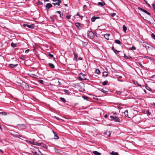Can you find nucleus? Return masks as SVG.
Returning a JSON list of instances; mask_svg holds the SVG:
<instances>
[{"label": "nucleus", "mask_w": 155, "mask_h": 155, "mask_svg": "<svg viewBox=\"0 0 155 155\" xmlns=\"http://www.w3.org/2000/svg\"><path fill=\"white\" fill-rule=\"evenodd\" d=\"M86 76L85 74L81 73L79 74L78 78L79 80L82 81L83 80H86L87 79L86 78Z\"/></svg>", "instance_id": "nucleus-1"}, {"label": "nucleus", "mask_w": 155, "mask_h": 155, "mask_svg": "<svg viewBox=\"0 0 155 155\" xmlns=\"http://www.w3.org/2000/svg\"><path fill=\"white\" fill-rule=\"evenodd\" d=\"M110 118L114 121L117 122H121L120 119L117 117L115 116H110Z\"/></svg>", "instance_id": "nucleus-2"}, {"label": "nucleus", "mask_w": 155, "mask_h": 155, "mask_svg": "<svg viewBox=\"0 0 155 155\" xmlns=\"http://www.w3.org/2000/svg\"><path fill=\"white\" fill-rule=\"evenodd\" d=\"M31 152L34 154H38V152H40L38 149L36 147H35L33 149Z\"/></svg>", "instance_id": "nucleus-3"}, {"label": "nucleus", "mask_w": 155, "mask_h": 155, "mask_svg": "<svg viewBox=\"0 0 155 155\" xmlns=\"http://www.w3.org/2000/svg\"><path fill=\"white\" fill-rule=\"evenodd\" d=\"M11 134L14 137L18 138H19L21 137V136H20L18 133L15 131L11 133Z\"/></svg>", "instance_id": "nucleus-4"}, {"label": "nucleus", "mask_w": 155, "mask_h": 155, "mask_svg": "<svg viewBox=\"0 0 155 155\" xmlns=\"http://www.w3.org/2000/svg\"><path fill=\"white\" fill-rule=\"evenodd\" d=\"M88 35L91 38H93L94 37V34L92 31H89L88 34Z\"/></svg>", "instance_id": "nucleus-5"}, {"label": "nucleus", "mask_w": 155, "mask_h": 155, "mask_svg": "<svg viewBox=\"0 0 155 155\" xmlns=\"http://www.w3.org/2000/svg\"><path fill=\"white\" fill-rule=\"evenodd\" d=\"M23 26L24 27H28L29 28H31V29L33 28L35 26L34 24H31L30 25H28L25 24H24L23 25Z\"/></svg>", "instance_id": "nucleus-6"}, {"label": "nucleus", "mask_w": 155, "mask_h": 155, "mask_svg": "<svg viewBox=\"0 0 155 155\" xmlns=\"http://www.w3.org/2000/svg\"><path fill=\"white\" fill-rule=\"evenodd\" d=\"M138 9L139 10L145 13H146V14H147L148 15H150V13H149L148 12H147V11H146V10H145V9H144L143 8H142L140 7H138Z\"/></svg>", "instance_id": "nucleus-7"}, {"label": "nucleus", "mask_w": 155, "mask_h": 155, "mask_svg": "<svg viewBox=\"0 0 155 155\" xmlns=\"http://www.w3.org/2000/svg\"><path fill=\"white\" fill-rule=\"evenodd\" d=\"M61 3V0H58L57 2L53 3L52 4L54 6L57 5L58 6H60V4Z\"/></svg>", "instance_id": "nucleus-8"}, {"label": "nucleus", "mask_w": 155, "mask_h": 155, "mask_svg": "<svg viewBox=\"0 0 155 155\" xmlns=\"http://www.w3.org/2000/svg\"><path fill=\"white\" fill-rule=\"evenodd\" d=\"M52 6V5L50 3H47L46 5V7L48 9L47 11H48V9L51 7Z\"/></svg>", "instance_id": "nucleus-9"}, {"label": "nucleus", "mask_w": 155, "mask_h": 155, "mask_svg": "<svg viewBox=\"0 0 155 155\" xmlns=\"http://www.w3.org/2000/svg\"><path fill=\"white\" fill-rule=\"evenodd\" d=\"M110 35L109 34H106L104 35V36L106 39L108 40L109 39V37Z\"/></svg>", "instance_id": "nucleus-10"}, {"label": "nucleus", "mask_w": 155, "mask_h": 155, "mask_svg": "<svg viewBox=\"0 0 155 155\" xmlns=\"http://www.w3.org/2000/svg\"><path fill=\"white\" fill-rule=\"evenodd\" d=\"M143 46L146 49H147L148 48H150L149 46V45L146 43H143Z\"/></svg>", "instance_id": "nucleus-11"}, {"label": "nucleus", "mask_w": 155, "mask_h": 155, "mask_svg": "<svg viewBox=\"0 0 155 155\" xmlns=\"http://www.w3.org/2000/svg\"><path fill=\"white\" fill-rule=\"evenodd\" d=\"M18 65V64H9V66L11 68H14L15 67H17Z\"/></svg>", "instance_id": "nucleus-12"}, {"label": "nucleus", "mask_w": 155, "mask_h": 155, "mask_svg": "<svg viewBox=\"0 0 155 155\" xmlns=\"http://www.w3.org/2000/svg\"><path fill=\"white\" fill-rule=\"evenodd\" d=\"M93 153H94L95 155H101V154L100 153L97 151H93Z\"/></svg>", "instance_id": "nucleus-13"}, {"label": "nucleus", "mask_w": 155, "mask_h": 155, "mask_svg": "<svg viewBox=\"0 0 155 155\" xmlns=\"http://www.w3.org/2000/svg\"><path fill=\"white\" fill-rule=\"evenodd\" d=\"M80 25H81V24L78 22H77L75 24V26L78 28H80Z\"/></svg>", "instance_id": "nucleus-14"}, {"label": "nucleus", "mask_w": 155, "mask_h": 155, "mask_svg": "<svg viewBox=\"0 0 155 155\" xmlns=\"http://www.w3.org/2000/svg\"><path fill=\"white\" fill-rule=\"evenodd\" d=\"M145 87L147 90L150 91H151V89L150 87H148L147 84H145Z\"/></svg>", "instance_id": "nucleus-15"}, {"label": "nucleus", "mask_w": 155, "mask_h": 155, "mask_svg": "<svg viewBox=\"0 0 155 155\" xmlns=\"http://www.w3.org/2000/svg\"><path fill=\"white\" fill-rule=\"evenodd\" d=\"M48 64L52 68H54L55 67L54 65L53 64L49 63Z\"/></svg>", "instance_id": "nucleus-16"}, {"label": "nucleus", "mask_w": 155, "mask_h": 155, "mask_svg": "<svg viewBox=\"0 0 155 155\" xmlns=\"http://www.w3.org/2000/svg\"><path fill=\"white\" fill-rule=\"evenodd\" d=\"M110 154L112 155H118V153L117 152H115L114 151H112L110 153Z\"/></svg>", "instance_id": "nucleus-17"}, {"label": "nucleus", "mask_w": 155, "mask_h": 155, "mask_svg": "<svg viewBox=\"0 0 155 155\" xmlns=\"http://www.w3.org/2000/svg\"><path fill=\"white\" fill-rule=\"evenodd\" d=\"M98 4L99 5L103 6L105 5V3L104 2H99Z\"/></svg>", "instance_id": "nucleus-18"}, {"label": "nucleus", "mask_w": 155, "mask_h": 155, "mask_svg": "<svg viewBox=\"0 0 155 155\" xmlns=\"http://www.w3.org/2000/svg\"><path fill=\"white\" fill-rule=\"evenodd\" d=\"M73 53L74 54V58L75 59H77L78 57V54L75 53V52L74 51H73Z\"/></svg>", "instance_id": "nucleus-19"}, {"label": "nucleus", "mask_w": 155, "mask_h": 155, "mask_svg": "<svg viewBox=\"0 0 155 155\" xmlns=\"http://www.w3.org/2000/svg\"><path fill=\"white\" fill-rule=\"evenodd\" d=\"M123 31L125 32H126V30H127V27L124 25L123 26Z\"/></svg>", "instance_id": "nucleus-20"}, {"label": "nucleus", "mask_w": 155, "mask_h": 155, "mask_svg": "<svg viewBox=\"0 0 155 155\" xmlns=\"http://www.w3.org/2000/svg\"><path fill=\"white\" fill-rule=\"evenodd\" d=\"M54 136H55V138H54L56 139H58L59 138V137L57 135V134L55 133V132H54Z\"/></svg>", "instance_id": "nucleus-21"}, {"label": "nucleus", "mask_w": 155, "mask_h": 155, "mask_svg": "<svg viewBox=\"0 0 155 155\" xmlns=\"http://www.w3.org/2000/svg\"><path fill=\"white\" fill-rule=\"evenodd\" d=\"M124 114L126 117H128V111L127 110H126L124 111Z\"/></svg>", "instance_id": "nucleus-22"}, {"label": "nucleus", "mask_w": 155, "mask_h": 155, "mask_svg": "<svg viewBox=\"0 0 155 155\" xmlns=\"http://www.w3.org/2000/svg\"><path fill=\"white\" fill-rule=\"evenodd\" d=\"M115 42L117 44H120H120L121 43L120 41L118 40H116L115 41Z\"/></svg>", "instance_id": "nucleus-23"}, {"label": "nucleus", "mask_w": 155, "mask_h": 155, "mask_svg": "<svg viewBox=\"0 0 155 155\" xmlns=\"http://www.w3.org/2000/svg\"><path fill=\"white\" fill-rule=\"evenodd\" d=\"M96 17L93 16L91 19V20L92 22H94L96 20Z\"/></svg>", "instance_id": "nucleus-24"}, {"label": "nucleus", "mask_w": 155, "mask_h": 155, "mask_svg": "<svg viewBox=\"0 0 155 155\" xmlns=\"http://www.w3.org/2000/svg\"><path fill=\"white\" fill-rule=\"evenodd\" d=\"M11 46L12 47L14 48L16 46V44L14 43H12L11 44Z\"/></svg>", "instance_id": "nucleus-25"}, {"label": "nucleus", "mask_w": 155, "mask_h": 155, "mask_svg": "<svg viewBox=\"0 0 155 155\" xmlns=\"http://www.w3.org/2000/svg\"><path fill=\"white\" fill-rule=\"evenodd\" d=\"M108 81H105L102 83V84L103 85H106L108 83Z\"/></svg>", "instance_id": "nucleus-26"}, {"label": "nucleus", "mask_w": 155, "mask_h": 155, "mask_svg": "<svg viewBox=\"0 0 155 155\" xmlns=\"http://www.w3.org/2000/svg\"><path fill=\"white\" fill-rule=\"evenodd\" d=\"M108 73H107L106 71L104 72L103 73V75L104 76H107L108 75Z\"/></svg>", "instance_id": "nucleus-27"}, {"label": "nucleus", "mask_w": 155, "mask_h": 155, "mask_svg": "<svg viewBox=\"0 0 155 155\" xmlns=\"http://www.w3.org/2000/svg\"><path fill=\"white\" fill-rule=\"evenodd\" d=\"M124 57L127 59H130V58H131V57L130 56L128 57L127 56H126L125 54H124Z\"/></svg>", "instance_id": "nucleus-28"}, {"label": "nucleus", "mask_w": 155, "mask_h": 155, "mask_svg": "<svg viewBox=\"0 0 155 155\" xmlns=\"http://www.w3.org/2000/svg\"><path fill=\"white\" fill-rule=\"evenodd\" d=\"M95 72L97 74H99L100 72V70L98 69H97L96 70Z\"/></svg>", "instance_id": "nucleus-29"}, {"label": "nucleus", "mask_w": 155, "mask_h": 155, "mask_svg": "<svg viewBox=\"0 0 155 155\" xmlns=\"http://www.w3.org/2000/svg\"><path fill=\"white\" fill-rule=\"evenodd\" d=\"M60 99H61V101H62L64 103L65 102L66 100H65V99L64 98H62V97H61L60 98Z\"/></svg>", "instance_id": "nucleus-30"}, {"label": "nucleus", "mask_w": 155, "mask_h": 155, "mask_svg": "<svg viewBox=\"0 0 155 155\" xmlns=\"http://www.w3.org/2000/svg\"><path fill=\"white\" fill-rule=\"evenodd\" d=\"M134 84L135 85H137V86H139L140 87H142L141 85L140 84L138 83L137 82H136V83H135Z\"/></svg>", "instance_id": "nucleus-31"}, {"label": "nucleus", "mask_w": 155, "mask_h": 155, "mask_svg": "<svg viewBox=\"0 0 155 155\" xmlns=\"http://www.w3.org/2000/svg\"><path fill=\"white\" fill-rule=\"evenodd\" d=\"M20 59L23 60H25V57L23 56V55H21V56L20 57Z\"/></svg>", "instance_id": "nucleus-32"}, {"label": "nucleus", "mask_w": 155, "mask_h": 155, "mask_svg": "<svg viewBox=\"0 0 155 155\" xmlns=\"http://www.w3.org/2000/svg\"><path fill=\"white\" fill-rule=\"evenodd\" d=\"M39 82L42 84H44V81L43 80H39Z\"/></svg>", "instance_id": "nucleus-33"}, {"label": "nucleus", "mask_w": 155, "mask_h": 155, "mask_svg": "<svg viewBox=\"0 0 155 155\" xmlns=\"http://www.w3.org/2000/svg\"><path fill=\"white\" fill-rule=\"evenodd\" d=\"M48 56L51 58H53V55L49 53Z\"/></svg>", "instance_id": "nucleus-34"}, {"label": "nucleus", "mask_w": 155, "mask_h": 155, "mask_svg": "<svg viewBox=\"0 0 155 155\" xmlns=\"http://www.w3.org/2000/svg\"><path fill=\"white\" fill-rule=\"evenodd\" d=\"M151 36L155 40V35H154V34L153 33L152 34Z\"/></svg>", "instance_id": "nucleus-35"}, {"label": "nucleus", "mask_w": 155, "mask_h": 155, "mask_svg": "<svg viewBox=\"0 0 155 155\" xmlns=\"http://www.w3.org/2000/svg\"><path fill=\"white\" fill-rule=\"evenodd\" d=\"M64 91L65 93H67V94H70V92L69 91L67 90H65Z\"/></svg>", "instance_id": "nucleus-36"}, {"label": "nucleus", "mask_w": 155, "mask_h": 155, "mask_svg": "<svg viewBox=\"0 0 155 155\" xmlns=\"http://www.w3.org/2000/svg\"><path fill=\"white\" fill-rule=\"evenodd\" d=\"M116 93L118 94H120L121 93V92L119 91H116Z\"/></svg>", "instance_id": "nucleus-37"}, {"label": "nucleus", "mask_w": 155, "mask_h": 155, "mask_svg": "<svg viewBox=\"0 0 155 155\" xmlns=\"http://www.w3.org/2000/svg\"><path fill=\"white\" fill-rule=\"evenodd\" d=\"M38 5H42L43 3L40 1H38Z\"/></svg>", "instance_id": "nucleus-38"}, {"label": "nucleus", "mask_w": 155, "mask_h": 155, "mask_svg": "<svg viewBox=\"0 0 155 155\" xmlns=\"http://www.w3.org/2000/svg\"><path fill=\"white\" fill-rule=\"evenodd\" d=\"M0 114L4 115H6L7 114V113L5 112H2L0 113Z\"/></svg>", "instance_id": "nucleus-39"}, {"label": "nucleus", "mask_w": 155, "mask_h": 155, "mask_svg": "<svg viewBox=\"0 0 155 155\" xmlns=\"http://www.w3.org/2000/svg\"><path fill=\"white\" fill-rule=\"evenodd\" d=\"M136 49V48H135L134 47V46H132L131 48H130V49L131 50H135Z\"/></svg>", "instance_id": "nucleus-40"}, {"label": "nucleus", "mask_w": 155, "mask_h": 155, "mask_svg": "<svg viewBox=\"0 0 155 155\" xmlns=\"http://www.w3.org/2000/svg\"><path fill=\"white\" fill-rule=\"evenodd\" d=\"M154 10H155V4H152V5Z\"/></svg>", "instance_id": "nucleus-41"}, {"label": "nucleus", "mask_w": 155, "mask_h": 155, "mask_svg": "<svg viewBox=\"0 0 155 155\" xmlns=\"http://www.w3.org/2000/svg\"><path fill=\"white\" fill-rule=\"evenodd\" d=\"M77 15H78L81 18H82L83 17V16L80 15L78 13L77 14Z\"/></svg>", "instance_id": "nucleus-42"}, {"label": "nucleus", "mask_w": 155, "mask_h": 155, "mask_svg": "<svg viewBox=\"0 0 155 155\" xmlns=\"http://www.w3.org/2000/svg\"><path fill=\"white\" fill-rule=\"evenodd\" d=\"M66 17L68 19H70L71 18V16L70 15H68V16H67Z\"/></svg>", "instance_id": "nucleus-43"}, {"label": "nucleus", "mask_w": 155, "mask_h": 155, "mask_svg": "<svg viewBox=\"0 0 155 155\" xmlns=\"http://www.w3.org/2000/svg\"><path fill=\"white\" fill-rule=\"evenodd\" d=\"M114 51V53H115V54H117V52H118L119 51H118L117 50H115Z\"/></svg>", "instance_id": "nucleus-44"}, {"label": "nucleus", "mask_w": 155, "mask_h": 155, "mask_svg": "<svg viewBox=\"0 0 155 155\" xmlns=\"http://www.w3.org/2000/svg\"><path fill=\"white\" fill-rule=\"evenodd\" d=\"M29 49H27L25 51V53H28L29 52Z\"/></svg>", "instance_id": "nucleus-45"}, {"label": "nucleus", "mask_w": 155, "mask_h": 155, "mask_svg": "<svg viewBox=\"0 0 155 155\" xmlns=\"http://www.w3.org/2000/svg\"><path fill=\"white\" fill-rule=\"evenodd\" d=\"M101 91H102L104 93H105L107 91L104 90V89H102V90H101Z\"/></svg>", "instance_id": "nucleus-46"}, {"label": "nucleus", "mask_w": 155, "mask_h": 155, "mask_svg": "<svg viewBox=\"0 0 155 155\" xmlns=\"http://www.w3.org/2000/svg\"><path fill=\"white\" fill-rule=\"evenodd\" d=\"M23 84L24 85H25V86H28V84H27L25 82L24 83V84Z\"/></svg>", "instance_id": "nucleus-47"}, {"label": "nucleus", "mask_w": 155, "mask_h": 155, "mask_svg": "<svg viewBox=\"0 0 155 155\" xmlns=\"http://www.w3.org/2000/svg\"><path fill=\"white\" fill-rule=\"evenodd\" d=\"M86 7H87L86 5H84V6H83V8H84L83 10H84V9H85Z\"/></svg>", "instance_id": "nucleus-48"}, {"label": "nucleus", "mask_w": 155, "mask_h": 155, "mask_svg": "<svg viewBox=\"0 0 155 155\" xmlns=\"http://www.w3.org/2000/svg\"><path fill=\"white\" fill-rule=\"evenodd\" d=\"M108 137H110V131L108 132Z\"/></svg>", "instance_id": "nucleus-49"}, {"label": "nucleus", "mask_w": 155, "mask_h": 155, "mask_svg": "<svg viewBox=\"0 0 155 155\" xmlns=\"http://www.w3.org/2000/svg\"><path fill=\"white\" fill-rule=\"evenodd\" d=\"M115 15H116V13H112V14L111 15H112V16L113 17V16H115Z\"/></svg>", "instance_id": "nucleus-50"}, {"label": "nucleus", "mask_w": 155, "mask_h": 155, "mask_svg": "<svg viewBox=\"0 0 155 155\" xmlns=\"http://www.w3.org/2000/svg\"><path fill=\"white\" fill-rule=\"evenodd\" d=\"M104 117L106 118H107V114H105L104 115Z\"/></svg>", "instance_id": "nucleus-51"}, {"label": "nucleus", "mask_w": 155, "mask_h": 155, "mask_svg": "<svg viewBox=\"0 0 155 155\" xmlns=\"http://www.w3.org/2000/svg\"><path fill=\"white\" fill-rule=\"evenodd\" d=\"M18 125L21 126H23V127H25L24 126V124H20V125L18 124Z\"/></svg>", "instance_id": "nucleus-52"}, {"label": "nucleus", "mask_w": 155, "mask_h": 155, "mask_svg": "<svg viewBox=\"0 0 155 155\" xmlns=\"http://www.w3.org/2000/svg\"><path fill=\"white\" fill-rule=\"evenodd\" d=\"M147 115H150V113L149 111H147Z\"/></svg>", "instance_id": "nucleus-53"}, {"label": "nucleus", "mask_w": 155, "mask_h": 155, "mask_svg": "<svg viewBox=\"0 0 155 155\" xmlns=\"http://www.w3.org/2000/svg\"><path fill=\"white\" fill-rule=\"evenodd\" d=\"M56 12L58 13L59 14H60V13H61V12L60 11H57Z\"/></svg>", "instance_id": "nucleus-54"}, {"label": "nucleus", "mask_w": 155, "mask_h": 155, "mask_svg": "<svg viewBox=\"0 0 155 155\" xmlns=\"http://www.w3.org/2000/svg\"><path fill=\"white\" fill-rule=\"evenodd\" d=\"M83 98H84V99H86V100H87V99L88 98V97H83Z\"/></svg>", "instance_id": "nucleus-55"}, {"label": "nucleus", "mask_w": 155, "mask_h": 155, "mask_svg": "<svg viewBox=\"0 0 155 155\" xmlns=\"http://www.w3.org/2000/svg\"><path fill=\"white\" fill-rule=\"evenodd\" d=\"M118 109H121L122 108L120 106H118Z\"/></svg>", "instance_id": "nucleus-56"}, {"label": "nucleus", "mask_w": 155, "mask_h": 155, "mask_svg": "<svg viewBox=\"0 0 155 155\" xmlns=\"http://www.w3.org/2000/svg\"><path fill=\"white\" fill-rule=\"evenodd\" d=\"M144 58H149V57H148V56H145L144 57Z\"/></svg>", "instance_id": "nucleus-57"}, {"label": "nucleus", "mask_w": 155, "mask_h": 155, "mask_svg": "<svg viewBox=\"0 0 155 155\" xmlns=\"http://www.w3.org/2000/svg\"><path fill=\"white\" fill-rule=\"evenodd\" d=\"M112 49L113 51H114L115 50V49L114 48V47H112Z\"/></svg>", "instance_id": "nucleus-58"}, {"label": "nucleus", "mask_w": 155, "mask_h": 155, "mask_svg": "<svg viewBox=\"0 0 155 155\" xmlns=\"http://www.w3.org/2000/svg\"><path fill=\"white\" fill-rule=\"evenodd\" d=\"M150 47L151 48V49H154V48L153 47H152V46H150Z\"/></svg>", "instance_id": "nucleus-59"}, {"label": "nucleus", "mask_w": 155, "mask_h": 155, "mask_svg": "<svg viewBox=\"0 0 155 155\" xmlns=\"http://www.w3.org/2000/svg\"><path fill=\"white\" fill-rule=\"evenodd\" d=\"M151 105H153V104L155 105V103H154V102H153V103H151Z\"/></svg>", "instance_id": "nucleus-60"}, {"label": "nucleus", "mask_w": 155, "mask_h": 155, "mask_svg": "<svg viewBox=\"0 0 155 155\" xmlns=\"http://www.w3.org/2000/svg\"><path fill=\"white\" fill-rule=\"evenodd\" d=\"M0 151L2 152V153H4L3 151L2 150L0 149Z\"/></svg>", "instance_id": "nucleus-61"}, {"label": "nucleus", "mask_w": 155, "mask_h": 155, "mask_svg": "<svg viewBox=\"0 0 155 155\" xmlns=\"http://www.w3.org/2000/svg\"><path fill=\"white\" fill-rule=\"evenodd\" d=\"M55 117L57 120H58V119H59V118L58 117Z\"/></svg>", "instance_id": "nucleus-62"}, {"label": "nucleus", "mask_w": 155, "mask_h": 155, "mask_svg": "<svg viewBox=\"0 0 155 155\" xmlns=\"http://www.w3.org/2000/svg\"><path fill=\"white\" fill-rule=\"evenodd\" d=\"M96 19H99V18H100V17H96Z\"/></svg>", "instance_id": "nucleus-63"}, {"label": "nucleus", "mask_w": 155, "mask_h": 155, "mask_svg": "<svg viewBox=\"0 0 155 155\" xmlns=\"http://www.w3.org/2000/svg\"><path fill=\"white\" fill-rule=\"evenodd\" d=\"M38 144H36L37 145H38V146L40 145V143H37Z\"/></svg>", "instance_id": "nucleus-64"}]
</instances>
